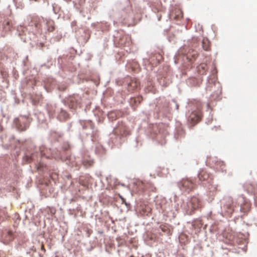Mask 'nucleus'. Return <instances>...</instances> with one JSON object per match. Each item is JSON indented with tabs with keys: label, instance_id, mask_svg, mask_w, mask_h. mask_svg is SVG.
<instances>
[{
	"label": "nucleus",
	"instance_id": "f257e3e1",
	"mask_svg": "<svg viewBox=\"0 0 257 257\" xmlns=\"http://www.w3.org/2000/svg\"><path fill=\"white\" fill-rule=\"evenodd\" d=\"M201 207L199 198L196 196L192 197L186 203L183 205V208L188 215H192L194 211Z\"/></svg>",
	"mask_w": 257,
	"mask_h": 257
},
{
	"label": "nucleus",
	"instance_id": "f3484780",
	"mask_svg": "<svg viewBox=\"0 0 257 257\" xmlns=\"http://www.w3.org/2000/svg\"><path fill=\"white\" fill-rule=\"evenodd\" d=\"M254 204L255 206H257V194L255 195Z\"/></svg>",
	"mask_w": 257,
	"mask_h": 257
},
{
	"label": "nucleus",
	"instance_id": "4468645a",
	"mask_svg": "<svg viewBox=\"0 0 257 257\" xmlns=\"http://www.w3.org/2000/svg\"><path fill=\"white\" fill-rule=\"evenodd\" d=\"M198 55L196 52L192 50L191 52H189L187 53L186 55L187 58L189 59L190 61H192L193 60H195Z\"/></svg>",
	"mask_w": 257,
	"mask_h": 257
},
{
	"label": "nucleus",
	"instance_id": "f03ea898",
	"mask_svg": "<svg viewBox=\"0 0 257 257\" xmlns=\"http://www.w3.org/2000/svg\"><path fill=\"white\" fill-rule=\"evenodd\" d=\"M115 38V42L119 47H129L132 44L131 37L125 34L122 31L118 32Z\"/></svg>",
	"mask_w": 257,
	"mask_h": 257
},
{
	"label": "nucleus",
	"instance_id": "412c9836",
	"mask_svg": "<svg viewBox=\"0 0 257 257\" xmlns=\"http://www.w3.org/2000/svg\"><path fill=\"white\" fill-rule=\"evenodd\" d=\"M19 129H20V131H24V130H25V129H23V128H22V129L19 128Z\"/></svg>",
	"mask_w": 257,
	"mask_h": 257
},
{
	"label": "nucleus",
	"instance_id": "39448f33",
	"mask_svg": "<svg viewBox=\"0 0 257 257\" xmlns=\"http://www.w3.org/2000/svg\"><path fill=\"white\" fill-rule=\"evenodd\" d=\"M241 203L240 204V211L244 215L247 214L251 209V203L249 200L246 198L243 195L240 196Z\"/></svg>",
	"mask_w": 257,
	"mask_h": 257
},
{
	"label": "nucleus",
	"instance_id": "aec40b11",
	"mask_svg": "<svg viewBox=\"0 0 257 257\" xmlns=\"http://www.w3.org/2000/svg\"><path fill=\"white\" fill-rule=\"evenodd\" d=\"M41 249L43 250H45V248H44L43 245L42 246Z\"/></svg>",
	"mask_w": 257,
	"mask_h": 257
},
{
	"label": "nucleus",
	"instance_id": "ddd939ff",
	"mask_svg": "<svg viewBox=\"0 0 257 257\" xmlns=\"http://www.w3.org/2000/svg\"><path fill=\"white\" fill-rule=\"evenodd\" d=\"M203 49L205 51L210 50V42L207 38H203L202 41Z\"/></svg>",
	"mask_w": 257,
	"mask_h": 257
},
{
	"label": "nucleus",
	"instance_id": "9b49d317",
	"mask_svg": "<svg viewBox=\"0 0 257 257\" xmlns=\"http://www.w3.org/2000/svg\"><path fill=\"white\" fill-rule=\"evenodd\" d=\"M142 100V97L141 96H138L136 97L131 98L130 103L133 106H137L138 104H140Z\"/></svg>",
	"mask_w": 257,
	"mask_h": 257
},
{
	"label": "nucleus",
	"instance_id": "7ed1b4c3",
	"mask_svg": "<svg viewBox=\"0 0 257 257\" xmlns=\"http://www.w3.org/2000/svg\"><path fill=\"white\" fill-rule=\"evenodd\" d=\"M179 187L183 192L189 193L196 188L194 182L189 178L182 179L178 183Z\"/></svg>",
	"mask_w": 257,
	"mask_h": 257
},
{
	"label": "nucleus",
	"instance_id": "f8f14e48",
	"mask_svg": "<svg viewBox=\"0 0 257 257\" xmlns=\"http://www.w3.org/2000/svg\"><path fill=\"white\" fill-rule=\"evenodd\" d=\"M46 25L48 32H52L55 30V23L53 20H47L46 22Z\"/></svg>",
	"mask_w": 257,
	"mask_h": 257
},
{
	"label": "nucleus",
	"instance_id": "1a4fd4ad",
	"mask_svg": "<svg viewBox=\"0 0 257 257\" xmlns=\"http://www.w3.org/2000/svg\"><path fill=\"white\" fill-rule=\"evenodd\" d=\"M139 86V82L134 79H132L128 84V90L130 92L134 91L136 89H137Z\"/></svg>",
	"mask_w": 257,
	"mask_h": 257
},
{
	"label": "nucleus",
	"instance_id": "0eeeda50",
	"mask_svg": "<svg viewBox=\"0 0 257 257\" xmlns=\"http://www.w3.org/2000/svg\"><path fill=\"white\" fill-rule=\"evenodd\" d=\"M183 17V13L181 9L179 8L174 9L170 14L171 19L175 20H179Z\"/></svg>",
	"mask_w": 257,
	"mask_h": 257
},
{
	"label": "nucleus",
	"instance_id": "9d476101",
	"mask_svg": "<svg viewBox=\"0 0 257 257\" xmlns=\"http://www.w3.org/2000/svg\"><path fill=\"white\" fill-rule=\"evenodd\" d=\"M197 69L199 74L204 75L206 74V72L208 70V67L206 64L201 63L197 66Z\"/></svg>",
	"mask_w": 257,
	"mask_h": 257
},
{
	"label": "nucleus",
	"instance_id": "6e6552de",
	"mask_svg": "<svg viewBox=\"0 0 257 257\" xmlns=\"http://www.w3.org/2000/svg\"><path fill=\"white\" fill-rule=\"evenodd\" d=\"M210 177V174L204 170H200L198 175V179L201 182L207 181Z\"/></svg>",
	"mask_w": 257,
	"mask_h": 257
},
{
	"label": "nucleus",
	"instance_id": "a211bd4d",
	"mask_svg": "<svg viewBox=\"0 0 257 257\" xmlns=\"http://www.w3.org/2000/svg\"><path fill=\"white\" fill-rule=\"evenodd\" d=\"M26 157L27 158V159H28V160H27L28 162L30 163L32 161V159L31 157H29L28 156H26Z\"/></svg>",
	"mask_w": 257,
	"mask_h": 257
},
{
	"label": "nucleus",
	"instance_id": "423d86ee",
	"mask_svg": "<svg viewBox=\"0 0 257 257\" xmlns=\"http://www.w3.org/2000/svg\"><path fill=\"white\" fill-rule=\"evenodd\" d=\"M202 116L200 110L192 112L189 116V120L193 123H197L201 119Z\"/></svg>",
	"mask_w": 257,
	"mask_h": 257
},
{
	"label": "nucleus",
	"instance_id": "2eb2a0df",
	"mask_svg": "<svg viewBox=\"0 0 257 257\" xmlns=\"http://www.w3.org/2000/svg\"><path fill=\"white\" fill-rule=\"evenodd\" d=\"M12 25V23L10 21L6 20L3 23V29L6 31H10Z\"/></svg>",
	"mask_w": 257,
	"mask_h": 257
},
{
	"label": "nucleus",
	"instance_id": "20e7f679",
	"mask_svg": "<svg viewBox=\"0 0 257 257\" xmlns=\"http://www.w3.org/2000/svg\"><path fill=\"white\" fill-rule=\"evenodd\" d=\"M224 203L222 207V209L228 215L231 214L236 207V202L233 201L231 197H226L224 198Z\"/></svg>",
	"mask_w": 257,
	"mask_h": 257
},
{
	"label": "nucleus",
	"instance_id": "6ab92c4d",
	"mask_svg": "<svg viewBox=\"0 0 257 257\" xmlns=\"http://www.w3.org/2000/svg\"><path fill=\"white\" fill-rule=\"evenodd\" d=\"M8 234H9L10 236H12V234H13V232H12V231H9L8 232Z\"/></svg>",
	"mask_w": 257,
	"mask_h": 257
},
{
	"label": "nucleus",
	"instance_id": "dca6fc26",
	"mask_svg": "<svg viewBox=\"0 0 257 257\" xmlns=\"http://www.w3.org/2000/svg\"><path fill=\"white\" fill-rule=\"evenodd\" d=\"M160 228L164 232L168 233L170 231L168 226L166 224H161L160 226Z\"/></svg>",
	"mask_w": 257,
	"mask_h": 257
}]
</instances>
